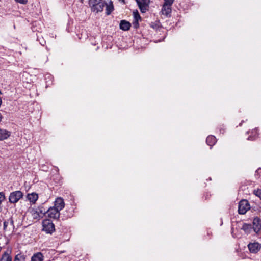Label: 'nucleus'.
<instances>
[{"label":"nucleus","mask_w":261,"mask_h":261,"mask_svg":"<svg viewBox=\"0 0 261 261\" xmlns=\"http://www.w3.org/2000/svg\"><path fill=\"white\" fill-rule=\"evenodd\" d=\"M241 231H245V222L244 221H238L235 225H232L231 234L234 238H241L242 236Z\"/></svg>","instance_id":"obj_1"},{"label":"nucleus","mask_w":261,"mask_h":261,"mask_svg":"<svg viewBox=\"0 0 261 261\" xmlns=\"http://www.w3.org/2000/svg\"><path fill=\"white\" fill-rule=\"evenodd\" d=\"M89 5L92 12L98 13L103 11L106 3L103 0H89Z\"/></svg>","instance_id":"obj_2"},{"label":"nucleus","mask_w":261,"mask_h":261,"mask_svg":"<svg viewBox=\"0 0 261 261\" xmlns=\"http://www.w3.org/2000/svg\"><path fill=\"white\" fill-rule=\"evenodd\" d=\"M43 230L47 233L52 234L55 231V225L50 219H46L42 222Z\"/></svg>","instance_id":"obj_3"},{"label":"nucleus","mask_w":261,"mask_h":261,"mask_svg":"<svg viewBox=\"0 0 261 261\" xmlns=\"http://www.w3.org/2000/svg\"><path fill=\"white\" fill-rule=\"evenodd\" d=\"M23 196V194L21 191H13L10 194L9 201L11 203L15 204L22 198Z\"/></svg>","instance_id":"obj_4"},{"label":"nucleus","mask_w":261,"mask_h":261,"mask_svg":"<svg viewBox=\"0 0 261 261\" xmlns=\"http://www.w3.org/2000/svg\"><path fill=\"white\" fill-rule=\"evenodd\" d=\"M142 13H145L148 10L150 0H135Z\"/></svg>","instance_id":"obj_5"},{"label":"nucleus","mask_w":261,"mask_h":261,"mask_svg":"<svg viewBox=\"0 0 261 261\" xmlns=\"http://www.w3.org/2000/svg\"><path fill=\"white\" fill-rule=\"evenodd\" d=\"M252 228L256 234L261 233V219L258 217H254L252 221Z\"/></svg>","instance_id":"obj_6"},{"label":"nucleus","mask_w":261,"mask_h":261,"mask_svg":"<svg viewBox=\"0 0 261 261\" xmlns=\"http://www.w3.org/2000/svg\"><path fill=\"white\" fill-rule=\"evenodd\" d=\"M47 216L50 218L57 220L60 217V211L54 207H50L46 211Z\"/></svg>","instance_id":"obj_7"},{"label":"nucleus","mask_w":261,"mask_h":261,"mask_svg":"<svg viewBox=\"0 0 261 261\" xmlns=\"http://www.w3.org/2000/svg\"><path fill=\"white\" fill-rule=\"evenodd\" d=\"M247 247L249 252L253 254H256L261 249V244L257 242L249 243Z\"/></svg>","instance_id":"obj_8"},{"label":"nucleus","mask_w":261,"mask_h":261,"mask_svg":"<svg viewBox=\"0 0 261 261\" xmlns=\"http://www.w3.org/2000/svg\"><path fill=\"white\" fill-rule=\"evenodd\" d=\"M11 253L12 249L11 248H8L2 254L0 258V261H12Z\"/></svg>","instance_id":"obj_9"},{"label":"nucleus","mask_w":261,"mask_h":261,"mask_svg":"<svg viewBox=\"0 0 261 261\" xmlns=\"http://www.w3.org/2000/svg\"><path fill=\"white\" fill-rule=\"evenodd\" d=\"M65 206L64 199L62 197H58L54 202V206H53L58 211H60Z\"/></svg>","instance_id":"obj_10"},{"label":"nucleus","mask_w":261,"mask_h":261,"mask_svg":"<svg viewBox=\"0 0 261 261\" xmlns=\"http://www.w3.org/2000/svg\"><path fill=\"white\" fill-rule=\"evenodd\" d=\"M131 24L128 21L125 20L120 21L119 27L121 30L123 31H128L130 29Z\"/></svg>","instance_id":"obj_11"},{"label":"nucleus","mask_w":261,"mask_h":261,"mask_svg":"<svg viewBox=\"0 0 261 261\" xmlns=\"http://www.w3.org/2000/svg\"><path fill=\"white\" fill-rule=\"evenodd\" d=\"M11 135V132L0 129V141L4 140L8 138Z\"/></svg>","instance_id":"obj_12"},{"label":"nucleus","mask_w":261,"mask_h":261,"mask_svg":"<svg viewBox=\"0 0 261 261\" xmlns=\"http://www.w3.org/2000/svg\"><path fill=\"white\" fill-rule=\"evenodd\" d=\"M161 11L163 15L168 17V16H170L172 11L171 6L163 5Z\"/></svg>","instance_id":"obj_13"},{"label":"nucleus","mask_w":261,"mask_h":261,"mask_svg":"<svg viewBox=\"0 0 261 261\" xmlns=\"http://www.w3.org/2000/svg\"><path fill=\"white\" fill-rule=\"evenodd\" d=\"M38 198V195L36 193L33 192L27 195V199L30 201V202L32 203L33 204L35 203Z\"/></svg>","instance_id":"obj_14"},{"label":"nucleus","mask_w":261,"mask_h":261,"mask_svg":"<svg viewBox=\"0 0 261 261\" xmlns=\"http://www.w3.org/2000/svg\"><path fill=\"white\" fill-rule=\"evenodd\" d=\"M216 138L213 135H209L206 139L207 144L212 147L214 146L216 143Z\"/></svg>","instance_id":"obj_15"},{"label":"nucleus","mask_w":261,"mask_h":261,"mask_svg":"<svg viewBox=\"0 0 261 261\" xmlns=\"http://www.w3.org/2000/svg\"><path fill=\"white\" fill-rule=\"evenodd\" d=\"M238 211L239 214H245V199H242L239 202Z\"/></svg>","instance_id":"obj_16"},{"label":"nucleus","mask_w":261,"mask_h":261,"mask_svg":"<svg viewBox=\"0 0 261 261\" xmlns=\"http://www.w3.org/2000/svg\"><path fill=\"white\" fill-rule=\"evenodd\" d=\"M43 255L41 252H37L33 254L31 257V261H43Z\"/></svg>","instance_id":"obj_17"},{"label":"nucleus","mask_w":261,"mask_h":261,"mask_svg":"<svg viewBox=\"0 0 261 261\" xmlns=\"http://www.w3.org/2000/svg\"><path fill=\"white\" fill-rule=\"evenodd\" d=\"M258 130L256 128H255L251 131V134L249 135V136L247 138V139L248 140L253 141L255 140L258 137Z\"/></svg>","instance_id":"obj_18"},{"label":"nucleus","mask_w":261,"mask_h":261,"mask_svg":"<svg viewBox=\"0 0 261 261\" xmlns=\"http://www.w3.org/2000/svg\"><path fill=\"white\" fill-rule=\"evenodd\" d=\"M106 13L107 15H110L114 10V6L112 2H110L109 4L106 3Z\"/></svg>","instance_id":"obj_19"},{"label":"nucleus","mask_w":261,"mask_h":261,"mask_svg":"<svg viewBox=\"0 0 261 261\" xmlns=\"http://www.w3.org/2000/svg\"><path fill=\"white\" fill-rule=\"evenodd\" d=\"M30 212L31 213L33 218L34 219H38L40 217H42L41 215L37 212V210L34 208H32L30 210Z\"/></svg>","instance_id":"obj_20"},{"label":"nucleus","mask_w":261,"mask_h":261,"mask_svg":"<svg viewBox=\"0 0 261 261\" xmlns=\"http://www.w3.org/2000/svg\"><path fill=\"white\" fill-rule=\"evenodd\" d=\"M25 258L26 256L20 253L15 255L13 261H25Z\"/></svg>","instance_id":"obj_21"},{"label":"nucleus","mask_w":261,"mask_h":261,"mask_svg":"<svg viewBox=\"0 0 261 261\" xmlns=\"http://www.w3.org/2000/svg\"><path fill=\"white\" fill-rule=\"evenodd\" d=\"M37 210V212L39 213V214L41 215V216L42 217L43 216H44L45 214H46V210L43 207V206H40L37 208H36Z\"/></svg>","instance_id":"obj_22"},{"label":"nucleus","mask_w":261,"mask_h":261,"mask_svg":"<svg viewBox=\"0 0 261 261\" xmlns=\"http://www.w3.org/2000/svg\"><path fill=\"white\" fill-rule=\"evenodd\" d=\"M134 20H141V17L137 10L136 12H133Z\"/></svg>","instance_id":"obj_23"},{"label":"nucleus","mask_w":261,"mask_h":261,"mask_svg":"<svg viewBox=\"0 0 261 261\" xmlns=\"http://www.w3.org/2000/svg\"><path fill=\"white\" fill-rule=\"evenodd\" d=\"M240 244L239 243L238 246L236 248V252L238 253V255L241 257L242 259L244 258V256L243 253H239L241 251V249L240 248Z\"/></svg>","instance_id":"obj_24"},{"label":"nucleus","mask_w":261,"mask_h":261,"mask_svg":"<svg viewBox=\"0 0 261 261\" xmlns=\"http://www.w3.org/2000/svg\"><path fill=\"white\" fill-rule=\"evenodd\" d=\"M255 177L256 179L261 178V168H258L255 173Z\"/></svg>","instance_id":"obj_25"},{"label":"nucleus","mask_w":261,"mask_h":261,"mask_svg":"<svg viewBox=\"0 0 261 261\" xmlns=\"http://www.w3.org/2000/svg\"><path fill=\"white\" fill-rule=\"evenodd\" d=\"M253 194L261 199V189H257L253 191Z\"/></svg>","instance_id":"obj_26"},{"label":"nucleus","mask_w":261,"mask_h":261,"mask_svg":"<svg viewBox=\"0 0 261 261\" xmlns=\"http://www.w3.org/2000/svg\"><path fill=\"white\" fill-rule=\"evenodd\" d=\"M150 27H151L153 29H157L159 28V21H155L154 22H152L150 24Z\"/></svg>","instance_id":"obj_27"},{"label":"nucleus","mask_w":261,"mask_h":261,"mask_svg":"<svg viewBox=\"0 0 261 261\" xmlns=\"http://www.w3.org/2000/svg\"><path fill=\"white\" fill-rule=\"evenodd\" d=\"M174 0H164L163 5H165L169 6H172Z\"/></svg>","instance_id":"obj_28"},{"label":"nucleus","mask_w":261,"mask_h":261,"mask_svg":"<svg viewBox=\"0 0 261 261\" xmlns=\"http://www.w3.org/2000/svg\"><path fill=\"white\" fill-rule=\"evenodd\" d=\"M132 23H133V27L135 29H137L139 28V20H133Z\"/></svg>","instance_id":"obj_29"},{"label":"nucleus","mask_w":261,"mask_h":261,"mask_svg":"<svg viewBox=\"0 0 261 261\" xmlns=\"http://www.w3.org/2000/svg\"><path fill=\"white\" fill-rule=\"evenodd\" d=\"M250 209V204L248 201L246 200V213Z\"/></svg>","instance_id":"obj_30"},{"label":"nucleus","mask_w":261,"mask_h":261,"mask_svg":"<svg viewBox=\"0 0 261 261\" xmlns=\"http://www.w3.org/2000/svg\"><path fill=\"white\" fill-rule=\"evenodd\" d=\"M16 2L19 3L21 4H26L28 3V0H15Z\"/></svg>","instance_id":"obj_31"},{"label":"nucleus","mask_w":261,"mask_h":261,"mask_svg":"<svg viewBox=\"0 0 261 261\" xmlns=\"http://www.w3.org/2000/svg\"><path fill=\"white\" fill-rule=\"evenodd\" d=\"M8 222H6V221H5L4 222V229L5 230L8 226Z\"/></svg>","instance_id":"obj_32"},{"label":"nucleus","mask_w":261,"mask_h":261,"mask_svg":"<svg viewBox=\"0 0 261 261\" xmlns=\"http://www.w3.org/2000/svg\"><path fill=\"white\" fill-rule=\"evenodd\" d=\"M245 227H246V231L247 229L251 228V225L246 224Z\"/></svg>","instance_id":"obj_33"},{"label":"nucleus","mask_w":261,"mask_h":261,"mask_svg":"<svg viewBox=\"0 0 261 261\" xmlns=\"http://www.w3.org/2000/svg\"><path fill=\"white\" fill-rule=\"evenodd\" d=\"M243 193V189H242L241 188H240L239 190V194L240 195L241 193Z\"/></svg>","instance_id":"obj_34"},{"label":"nucleus","mask_w":261,"mask_h":261,"mask_svg":"<svg viewBox=\"0 0 261 261\" xmlns=\"http://www.w3.org/2000/svg\"><path fill=\"white\" fill-rule=\"evenodd\" d=\"M220 133L221 134H224V129L222 128H220Z\"/></svg>","instance_id":"obj_35"},{"label":"nucleus","mask_w":261,"mask_h":261,"mask_svg":"<svg viewBox=\"0 0 261 261\" xmlns=\"http://www.w3.org/2000/svg\"><path fill=\"white\" fill-rule=\"evenodd\" d=\"M72 216V213H71L70 214L67 215V216H66V218H68V217H69V218H70V217H71Z\"/></svg>","instance_id":"obj_36"},{"label":"nucleus","mask_w":261,"mask_h":261,"mask_svg":"<svg viewBox=\"0 0 261 261\" xmlns=\"http://www.w3.org/2000/svg\"><path fill=\"white\" fill-rule=\"evenodd\" d=\"M119 1L122 2L123 4H125V0H119Z\"/></svg>","instance_id":"obj_37"},{"label":"nucleus","mask_w":261,"mask_h":261,"mask_svg":"<svg viewBox=\"0 0 261 261\" xmlns=\"http://www.w3.org/2000/svg\"><path fill=\"white\" fill-rule=\"evenodd\" d=\"M2 116L1 114L0 113V122L2 121Z\"/></svg>","instance_id":"obj_38"},{"label":"nucleus","mask_w":261,"mask_h":261,"mask_svg":"<svg viewBox=\"0 0 261 261\" xmlns=\"http://www.w3.org/2000/svg\"><path fill=\"white\" fill-rule=\"evenodd\" d=\"M243 123V120H242V121H241V122L240 123L239 125H240V126H241Z\"/></svg>","instance_id":"obj_39"},{"label":"nucleus","mask_w":261,"mask_h":261,"mask_svg":"<svg viewBox=\"0 0 261 261\" xmlns=\"http://www.w3.org/2000/svg\"><path fill=\"white\" fill-rule=\"evenodd\" d=\"M11 223H12V224H13V221H11Z\"/></svg>","instance_id":"obj_40"},{"label":"nucleus","mask_w":261,"mask_h":261,"mask_svg":"<svg viewBox=\"0 0 261 261\" xmlns=\"http://www.w3.org/2000/svg\"><path fill=\"white\" fill-rule=\"evenodd\" d=\"M1 249V247H0V250Z\"/></svg>","instance_id":"obj_41"}]
</instances>
